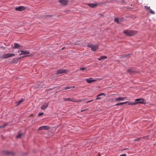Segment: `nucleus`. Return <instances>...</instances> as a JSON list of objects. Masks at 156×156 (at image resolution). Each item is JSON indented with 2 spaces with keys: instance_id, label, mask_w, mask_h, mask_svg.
<instances>
[{
  "instance_id": "nucleus-37",
  "label": "nucleus",
  "mask_w": 156,
  "mask_h": 156,
  "mask_svg": "<svg viewBox=\"0 0 156 156\" xmlns=\"http://www.w3.org/2000/svg\"><path fill=\"white\" fill-rule=\"evenodd\" d=\"M29 56V55H26L25 56Z\"/></svg>"
},
{
  "instance_id": "nucleus-25",
  "label": "nucleus",
  "mask_w": 156,
  "mask_h": 156,
  "mask_svg": "<svg viewBox=\"0 0 156 156\" xmlns=\"http://www.w3.org/2000/svg\"><path fill=\"white\" fill-rule=\"evenodd\" d=\"M114 21L117 23H119V19L118 18H115Z\"/></svg>"
},
{
  "instance_id": "nucleus-30",
  "label": "nucleus",
  "mask_w": 156,
  "mask_h": 156,
  "mask_svg": "<svg viewBox=\"0 0 156 156\" xmlns=\"http://www.w3.org/2000/svg\"><path fill=\"white\" fill-rule=\"evenodd\" d=\"M140 139H141V138H139L136 139H135L134 140L138 141L139 140H140Z\"/></svg>"
},
{
  "instance_id": "nucleus-10",
  "label": "nucleus",
  "mask_w": 156,
  "mask_h": 156,
  "mask_svg": "<svg viewBox=\"0 0 156 156\" xmlns=\"http://www.w3.org/2000/svg\"><path fill=\"white\" fill-rule=\"evenodd\" d=\"M88 46L89 47H90V48H91V50L93 51H96L97 48V45H88Z\"/></svg>"
},
{
  "instance_id": "nucleus-22",
  "label": "nucleus",
  "mask_w": 156,
  "mask_h": 156,
  "mask_svg": "<svg viewBox=\"0 0 156 156\" xmlns=\"http://www.w3.org/2000/svg\"><path fill=\"white\" fill-rule=\"evenodd\" d=\"M149 12L151 14H155V12L152 11L151 9H149Z\"/></svg>"
},
{
  "instance_id": "nucleus-32",
  "label": "nucleus",
  "mask_w": 156,
  "mask_h": 156,
  "mask_svg": "<svg viewBox=\"0 0 156 156\" xmlns=\"http://www.w3.org/2000/svg\"><path fill=\"white\" fill-rule=\"evenodd\" d=\"M88 109V108L86 109H84V110H81V112H83L84 111H86V110H87Z\"/></svg>"
},
{
  "instance_id": "nucleus-24",
  "label": "nucleus",
  "mask_w": 156,
  "mask_h": 156,
  "mask_svg": "<svg viewBox=\"0 0 156 156\" xmlns=\"http://www.w3.org/2000/svg\"><path fill=\"white\" fill-rule=\"evenodd\" d=\"M124 98H116L115 99V101H118V100H123V99Z\"/></svg>"
},
{
  "instance_id": "nucleus-15",
  "label": "nucleus",
  "mask_w": 156,
  "mask_h": 156,
  "mask_svg": "<svg viewBox=\"0 0 156 156\" xmlns=\"http://www.w3.org/2000/svg\"><path fill=\"white\" fill-rule=\"evenodd\" d=\"M24 101V100L23 99H21L20 100H19L18 101H17L15 102L16 106H18L21 103H22Z\"/></svg>"
},
{
  "instance_id": "nucleus-1",
  "label": "nucleus",
  "mask_w": 156,
  "mask_h": 156,
  "mask_svg": "<svg viewBox=\"0 0 156 156\" xmlns=\"http://www.w3.org/2000/svg\"><path fill=\"white\" fill-rule=\"evenodd\" d=\"M144 100L142 98H138L135 100V102H131L129 101H126L123 102L118 103L115 104V105H122L126 103H128V105H135L138 104H142L145 105L146 103L144 101Z\"/></svg>"
},
{
  "instance_id": "nucleus-26",
  "label": "nucleus",
  "mask_w": 156,
  "mask_h": 156,
  "mask_svg": "<svg viewBox=\"0 0 156 156\" xmlns=\"http://www.w3.org/2000/svg\"><path fill=\"white\" fill-rule=\"evenodd\" d=\"M86 69V68L84 67L81 68L80 69V70L82 71H83L85 70Z\"/></svg>"
},
{
  "instance_id": "nucleus-38",
  "label": "nucleus",
  "mask_w": 156,
  "mask_h": 156,
  "mask_svg": "<svg viewBox=\"0 0 156 156\" xmlns=\"http://www.w3.org/2000/svg\"><path fill=\"white\" fill-rule=\"evenodd\" d=\"M127 149V148H126V149H123V150H126V149Z\"/></svg>"
},
{
  "instance_id": "nucleus-17",
  "label": "nucleus",
  "mask_w": 156,
  "mask_h": 156,
  "mask_svg": "<svg viewBox=\"0 0 156 156\" xmlns=\"http://www.w3.org/2000/svg\"><path fill=\"white\" fill-rule=\"evenodd\" d=\"M107 58V57L105 56H101L100 58H98V59L99 60H101L103 59H105Z\"/></svg>"
},
{
  "instance_id": "nucleus-19",
  "label": "nucleus",
  "mask_w": 156,
  "mask_h": 156,
  "mask_svg": "<svg viewBox=\"0 0 156 156\" xmlns=\"http://www.w3.org/2000/svg\"><path fill=\"white\" fill-rule=\"evenodd\" d=\"M14 47L15 48H20V45L17 43H15L14 44Z\"/></svg>"
},
{
  "instance_id": "nucleus-20",
  "label": "nucleus",
  "mask_w": 156,
  "mask_h": 156,
  "mask_svg": "<svg viewBox=\"0 0 156 156\" xmlns=\"http://www.w3.org/2000/svg\"><path fill=\"white\" fill-rule=\"evenodd\" d=\"M7 125H8V123H5L4 124L0 126V129L1 128H3L4 127H5V126H6Z\"/></svg>"
},
{
  "instance_id": "nucleus-6",
  "label": "nucleus",
  "mask_w": 156,
  "mask_h": 156,
  "mask_svg": "<svg viewBox=\"0 0 156 156\" xmlns=\"http://www.w3.org/2000/svg\"><path fill=\"white\" fill-rule=\"evenodd\" d=\"M50 128V127L48 126H42L39 127L38 130H48Z\"/></svg>"
},
{
  "instance_id": "nucleus-9",
  "label": "nucleus",
  "mask_w": 156,
  "mask_h": 156,
  "mask_svg": "<svg viewBox=\"0 0 156 156\" xmlns=\"http://www.w3.org/2000/svg\"><path fill=\"white\" fill-rule=\"evenodd\" d=\"M99 4L98 3H90L88 4V5L90 7L94 8L97 7Z\"/></svg>"
},
{
  "instance_id": "nucleus-28",
  "label": "nucleus",
  "mask_w": 156,
  "mask_h": 156,
  "mask_svg": "<svg viewBox=\"0 0 156 156\" xmlns=\"http://www.w3.org/2000/svg\"><path fill=\"white\" fill-rule=\"evenodd\" d=\"M144 7H145V9H146L147 10V9L149 10V9H150V7L149 6V7H148V6H144Z\"/></svg>"
},
{
  "instance_id": "nucleus-12",
  "label": "nucleus",
  "mask_w": 156,
  "mask_h": 156,
  "mask_svg": "<svg viewBox=\"0 0 156 156\" xmlns=\"http://www.w3.org/2000/svg\"><path fill=\"white\" fill-rule=\"evenodd\" d=\"M85 80L88 83H91L92 82H94L96 81L95 80H93L92 78H87L85 79Z\"/></svg>"
},
{
  "instance_id": "nucleus-16",
  "label": "nucleus",
  "mask_w": 156,
  "mask_h": 156,
  "mask_svg": "<svg viewBox=\"0 0 156 156\" xmlns=\"http://www.w3.org/2000/svg\"><path fill=\"white\" fill-rule=\"evenodd\" d=\"M127 72L129 73H135L136 72L135 71L134 69H128L127 70Z\"/></svg>"
},
{
  "instance_id": "nucleus-4",
  "label": "nucleus",
  "mask_w": 156,
  "mask_h": 156,
  "mask_svg": "<svg viewBox=\"0 0 156 156\" xmlns=\"http://www.w3.org/2000/svg\"><path fill=\"white\" fill-rule=\"evenodd\" d=\"M2 153L7 155H10L12 156H14L15 153L12 151H9L7 150H4L2 151Z\"/></svg>"
},
{
  "instance_id": "nucleus-33",
  "label": "nucleus",
  "mask_w": 156,
  "mask_h": 156,
  "mask_svg": "<svg viewBox=\"0 0 156 156\" xmlns=\"http://www.w3.org/2000/svg\"><path fill=\"white\" fill-rule=\"evenodd\" d=\"M34 116V115L33 114H31L30 115V117H32Z\"/></svg>"
},
{
  "instance_id": "nucleus-21",
  "label": "nucleus",
  "mask_w": 156,
  "mask_h": 156,
  "mask_svg": "<svg viewBox=\"0 0 156 156\" xmlns=\"http://www.w3.org/2000/svg\"><path fill=\"white\" fill-rule=\"evenodd\" d=\"M74 87H75L74 86L66 87L64 88V89H63V90H67V89H69L72 88H74Z\"/></svg>"
},
{
  "instance_id": "nucleus-14",
  "label": "nucleus",
  "mask_w": 156,
  "mask_h": 156,
  "mask_svg": "<svg viewBox=\"0 0 156 156\" xmlns=\"http://www.w3.org/2000/svg\"><path fill=\"white\" fill-rule=\"evenodd\" d=\"M20 51L21 52L20 55L28 54L30 53V52L27 50H20Z\"/></svg>"
},
{
  "instance_id": "nucleus-23",
  "label": "nucleus",
  "mask_w": 156,
  "mask_h": 156,
  "mask_svg": "<svg viewBox=\"0 0 156 156\" xmlns=\"http://www.w3.org/2000/svg\"><path fill=\"white\" fill-rule=\"evenodd\" d=\"M22 134L21 133L19 134L18 135L16 136V138H20L21 137Z\"/></svg>"
},
{
  "instance_id": "nucleus-8",
  "label": "nucleus",
  "mask_w": 156,
  "mask_h": 156,
  "mask_svg": "<svg viewBox=\"0 0 156 156\" xmlns=\"http://www.w3.org/2000/svg\"><path fill=\"white\" fill-rule=\"evenodd\" d=\"M68 72V70L66 69H60L58 70L56 72V74H60L63 73H66Z\"/></svg>"
},
{
  "instance_id": "nucleus-31",
  "label": "nucleus",
  "mask_w": 156,
  "mask_h": 156,
  "mask_svg": "<svg viewBox=\"0 0 156 156\" xmlns=\"http://www.w3.org/2000/svg\"><path fill=\"white\" fill-rule=\"evenodd\" d=\"M126 156V154H123L120 155L119 156Z\"/></svg>"
},
{
  "instance_id": "nucleus-27",
  "label": "nucleus",
  "mask_w": 156,
  "mask_h": 156,
  "mask_svg": "<svg viewBox=\"0 0 156 156\" xmlns=\"http://www.w3.org/2000/svg\"><path fill=\"white\" fill-rule=\"evenodd\" d=\"M28 154V153L27 152V153H23L22 154V156H24V155H27Z\"/></svg>"
},
{
  "instance_id": "nucleus-18",
  "label": "nucleus",
  "mask_w": 156,
  "mask_h": 156,
  "mask_svg": "<svg viewBox=\"0 0 156 156\" xmlns=\"http://www.w3.org/2000/svg\"><path fill=\"white\" fill-rule=\"evenodd\" d=\"M105 96V93H101L98 95H97L95 97H97V98H98V97H99V96Z\"/></svg>"
},
{
  "instance_id": "nucleus-2",
  "label": "nucleus",
  "mask_w": 156,
  "mask_h": 156,
  "mask_svg": "<svg viewBox=\"0 0 156 156\" xmlns=\"http://www.w3.org/2000/svg\"><path fill=\"white\" fill-rule=\"evenodd\" d=\"M63 101H72L73 102H80L81 101H82L83 102H85L86 103H88L89 102H90L93 101V100H90L88 101H86V100L85 99H83V100H78L75 99V98H64L63 99Z\"/></svg>"
},
{
  "instance_id": "nucleus-36",
  "label": "nucleus",
  "mask_w": 156,
  "mask_h": 156,
  "mask_svg": "<svg viewBox=\"0 0 156 156\" xmlns=\"http://www.w3.org/2000/svg\"><path fill=\"white\" fill-rule=\"evenodd\" d=\"M101 156L100 154H98V155H97V156Z\"/></svg>"
},
{
  "instance_id": "nucleus-13",
  "label": "nucleus",
  "mask_w": 156,
  "mask_h": 156,
  "mask_svg": "<svg viewBox=\"0 0 156 156\" xmlns=\"http://www.w3.org/2000/svg\"><path fill=\"white\" fill-rule=\"evenodd\" d=\"M49 103H44L43 105L41 107V109L42 110L45 109L48 106Z\"/></svg>"
},
{
  "instance_id": "nucleus-3",
  "label": "nucleus",
  "mask_w": 156,
  "mask_h": 156,
  "mask_svg": "<svg viewBox=\"0 0 156 156\" xmlns=\"http://www.w3.org/2000/svg\"><path fill=\"white\" fill-rule=\"evenodd\" d=\"M123 33L127 36H133L137 33V32L132 30H126Z\"/></svg>"
},
{
  "instance_id": "nucleus-5",
  "label": "nucleus",
  "mask_w": 156,
  "mask_h": 156,
  "mask_svg": "<svg viewBox=\"0 0 156 156\" xmlns=\"http://www.w3.org/2000/svg\"><path fill=\"white\" fill-rule=\"evenodd\" d=\"M15 55V54L13 53H7L2 55V58H6L14 56Z\"/></svg>"
},
{
  "instance_id": "nucleus-34",
  "label": "nucleus",
  "mask_w": 156,
  "mask_h": 156,
  "mask_svg": "<svg viewBox=\"0 0 156 156\" xmlns=\"http://www.w3.org/2000/svg\"><path fill=\"white\" fill-rule=\"evenodd\" d=\"M101 99V98H96V100L99 99Z\"/></svg>"
},
{
  "instance_id": "nucleus-35",
  "label": "nucleus",
  "mask_w": 156,
  "mask_h": 156,
  "mask_svg": "<svg viewBox=\"0 0 156 156\" xmlns=\"http://www.w3.org/2000/svg\"><path fill=\"white\" fill-rule=\"evenodd\" d=\"M65 48V47H63L62 48V50H63L64 48Z\"/></svg>"
},
{
  "instance_id": "nucleus-7",
  "label": "nucleus",
  "mask_w": 156,
  "mask_h": 156,
  "mask_svg": "<svg viewBox=\"0 0 156 156\" xmlns=\"http://www.w3.org/2000/svg\"><path fill=\"white\" fill-rule=\"evenodd\" d=\"M69 1L68 0H59V3L62 5H67L69 3Z\"/></svg>"
},
{
  "instance_id": "nucleus-29",
  "label": "nucleus",
  "mask_w": 156,
  "mask_h": 156,
  "mask_svg": "<svg viewBox=\"0 0 156 156\" xmlns=\"http://www.w3.org/2000/svg\"><path fill=\"white\" fill-rule=\"evenodd\" d=\"M44 114V113L43 112L40 113H38V115L39 116L42 115H43Z\"/></svg>"
},
{
  "instance_id": "nucleus-11",
  "label": "nucleus",
  "mask_w": 156,
  "mask_h": 156,
  "mask_svg": "<svg viewBox=\"0 0 156 156\" xmlns=\"http://www.w3.org/2000/svg\"><path fill=\"white\" fill-rule=\"evenodd\" d=\"M25 7L23 6H20L16 8L15 9L17 11H22L25 9Z\"/></svg>"
}]
</instances>
